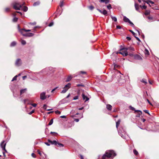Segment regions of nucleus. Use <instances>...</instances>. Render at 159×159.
Returning a JSON list of instances; mask_svg holds the SVG:
<instances>
[{
    "label": "nucleus",
    "mask_w": 159,
    "mask_h": 159,
    "mask_svg": "<svg viewBox=\"0 0 159 159\" xmlns=\"http://www.w3.org/2000/svg\"><path fill=\"white\" fill-rule=\"evenodd\" d=\"M54 24V23L53 22H51L48 25V26L49 27H51Z\"/></svg>",
    "instance_id": "obj_42"
},
{
    "label": "nucleus",
    "mask_w": 159,
    "mask_h": 159,
    "mask_svg": "<svg viewBox=\"0 0 159 159\" xmlns=\"http://www.w3.org/2000/svg\"><path fill=\"white\" fill-rule=\"evenodd\" d=\"M129 31L132 33L134 36H135L136 34L134 32L131 30H129Z\"/></svg>",
    "instance_id": "obj_40"
},
{
    "label": "nucleus",
    "mask_w": 159,
    "mask_h": 159,
    "mask_svg": "<svg viewBox=\"0 0 159 159\" xmlns=\"http://www.w3.org/2000/svg\"><path fill=\"white\" fill-rule=\"evenodd\" d=\"M141 82L145 84L147 83L146 80L145 79H143L141 80Z\"/></svg>",
    "instance_id": "obj_35"
},
{
    "label": "nucleus",
    "mask_w": 159,
    "mask_h": 159,
    "mask_svg": "<svg viewBox=\"0 0 159 159\" xmlns=\"http://www.w3.org/2000/svg\"><path fill=\"white\" fill-rule=\"evenodd\" d=\"M31 155H32V156L34 157V158H35L36 157V156H35V155H34V153H33L32 154H31Z\"/></svg>",
    "instance_id": "obj_60"
},
{
    "label": "nucleus",
    "mask_w": 159,
    "mask_h": 159,
    "mask_svg": "<svg viewBox=\"0 0 159 159\" xmlns=\"http://www.w3.org/2000/svg\"><path fill=\"white\" fill-rule=\"evenodd\" d=\"M145 51L146 52V54H149V51L148 50H147V49H145Z\"/></svg>",
    "instance_id": "obj_53"
},
{
    "label": "nucleus",
    "mask_w": 159,
    "mask_h": 159,
    "mask_svg": "<svg viewBox=\"0 0 159 159\" xmlns=\"http://www.w3.org/2000/svg\"><path fill=\"white\" fill-rule=\"evenodd\" d=\"M135 113H137V114L136 115V116L137 117H140V115L142 114V111L139 110H135Z\"/></svg>",
    "instance_id": "obj_10"
},
{
    "label": "nucleus",
    "mask_w": 159,
    "mask_h": 159,
    "mask_svg": "<svg viewBox=\"0 0 159 159\" xmlns=\"http://www.w3.org/2000/svg\"><path fill=\"white\" fill-rule=\"evenodd\" d=\"M100 2H104L107 4L109 2L108 0H100Z\"/></svg>",
    "instance_id": "obj_21"
},
{
    "label": "nucleus",
    "mask_w": 159,
    "mask_h": 159,
    "mask_svg": "<svg viewBox=\"0 0 159 159\" xmlns=\"http://www.w3.org/2000/svg\"><path fill=\"white\" fill-rule=\"evenodd\" d=\"M22 5V7L21 8H20V9L23 10L24 11L26 12L27 11L28 8V7L26 6H23V4Z\"/></svg>",
    "instance_id": "obj_15"
},
{
    "label": "nucleus",
    "mask_w": 159,
    "mask_h": 159,
    "mask_svg": "<svg viewBox=\"0 0 159 159\" xmlns=\"http://www.w3.org/2000/svg\"><path fill=\"white\" fill-rule=\"evenodd\" d=\"M53 123V119H52L50 120L48 124V125H52V124Z\"/></svg>",
    "instance_id": "obj_31"
},
{
    "label": "nucleus",
    "mask_w": 159,
    "mask_h": 159,
    "mask_svg": "<svg viewBox=\"0 0 159 159\" xmlns=\"http://www.w3.org/2000/svg\"><path fill=\"white\" fill-rule=\"evenodd\" d=\"M143 111L145 113L148 114L149 116H150V114L148 112V110H143Z\"/></svg>",
    "instance_id": "obj_36"
},
{
    "label": "nucleus",
    "mask_w": 159,
    "mask_h": 159,
    "mask_svg": "<svg viewBox=\"0 0 159 159\" xmlns=\"http://www.w3.org/2000/svg\"><path fill=\"white\" fill-rule=\"evenodd\" d=\"M134 37L136 38V39H137V40L139 42H141L140 39L138 37H136V36H134Z\"/></svg>",
    "instance_id": "obj_54"
},
{
    "label": "nucleus",
    "mask_w": 159,
    "mask_h": 159,
    "mask_svg": "<svg viewBox=\"0 0 159 159\" xmlns=\"http://www.w3.org/2000/svg\"><path fill=\"white\" fill-rule=\"evenodd\" d=\"M129 23L131 25V26H132L133 27H134V25L130 21H129Z\"/></svg>",
    "instance_id": "obj_43"
},
{
    "label": "nucleus",
    "mask_w": 159,
    "mask_h": 159,
    "mask_svg": "<svg viewBox=\"0 0 159 159\" xmlns=\"http://www.w3.org/2000/svg\"><path fill=\"white\" fill-rule=\"evenodd\" d=\"M18 77V75H16L11 80V81H12L14 80H16L17 78Z\"/></svg>",
    "instance_id": "obj_33"
},
{
    "label": "nucleus",
    "mask_w": 159,
    "mask_h": 159,
    "mask_svg": "<svg viewBox=\"0 0 159 159\" xmlns=\"http://www.w3.org/2000/svg\"><path fill=\"white\" fill-rule=\"evenodd\" d=\"M48 143H51V144L54 145H57V141L56 140L53 141H52L49 139H48Z\"/></svg>",
    "instance_id": "obj_8"
},
{
    "label": "nucleus",
    "mask_w": 159,
    "mask_h": 159,
    "mask_svg": "<svg viewBox=\"0 0 159 159\" xmlns=\"http://www.w3.org/2000/svg\"><path fill=\"white\" fill-rule=\"evenodd\" d=\"M119 134L123 139H125L126 137V132L125 128L121 127L118 130Z\"/></svg>",
    "instance_id": "obj_2"
},
{
    "label": "nucleus",
    "mask_w": 159,
    "mask_h": 159,
    "mask_svg": "<svg viewBox=\"0 0 159 159\" xmlns=\"http://www.w3.org/2000/svg\"><path fill=\"white\" fill-rule=\"evenodd\" d=\"M120 120H119L118 121L116 122V127L117 128H118V126H119L120 124Z\"/></svg>",
    "instance_id": "obj_28"
},
{
    "label": "nucleus",
    "mask_w": 159,
    "mask_h": 159,
    "mask_svg": "<svg viewBox=\"0 0 159 159\" xmlns=\"http://www.w3.org/2000/svg\"><path fill=\"white\" fill-rule=\"evenodd\" d=\"M119 53L122 55L123 56H127L128 55V53L127 52L125 51L124 52H119Z\"/></svg>",
    "instance_id": "obj_16"
},
{
    "label": "nucleus",
    "mask_w": 159,
    "mask_h": 159,
    "mask_svg": "<svg viewBox=\"0 0 159 159\" xmlns=\"http://www.w3.org/2000/svg\"><path fill=\"white\" fill-rule=\"evenodd\" d=\"M72 78V77L71 76H69L67 78V79H66V82H68L70 81L71 80Z\"/></svg>",
    "instance_id": "obj_24"
},
{
    "label": "nucleus",
    "mask_w": 159,
    "mask_h": 159,
    "mask_svg": "<svg viewBox=\"0 0 159 159\" xmlns=\"http://www.w3.org/2000/svg\"><path fill=\"white\" fill-rule=\"evenodd\" d=\"M106 108L109 111H111L112 109V106L110 104H107L106 105Z\"/></svg>",
    "instance_id": "obj_18"
},
{
    "label": "nucleus",
    "mask_w": 159,
    "mask_h": 159,
    "mask_svg": "<svg viewBox=\"0 0 159 159\" xmlns=\"http://www.w3.org/2000/svg\"><path fill=\"white\" fill-rule=\"evenodd\" d=\"M86 73L85 71H80L78 72V74L79 75H80V74H86Z\"/></svg>",
    "instance_id": "obj_32"
},
{
    "label": "nucleus",
    "mask_w": 159,
    "mask_h": 159,
    "mask_svg": "<svg viewBox=\"0 0 159 159\" xmlns=\"http://www.w3.org/2000/svg\"><path fill=\"white\" fill-rule=\"evenodd\" d=\"M102 14L105 16H107V11L105 10H104L102 12Z\"/></svg>",
    "instance_id": "obj_27"
},
{
    "label": "nucleus",
    "mask_w": 159,
    "mask_h": 159,
    "mask_svg": "<svg viewBox=\"0 0 159 159\" xmlns=\"http://www.w3.org/2000/svg\"><path fill=\"white\" fill-rule=\"evenodd\" d=\"M107 8L109 10H110L112 8L111 5L110 4H109V5L107 6Z\"/></svg>",
    "instance_id": "obj_39"
},
{
    "label": "nucleus",
    "mask_w": 159,
    "mask_h": 159,
    "mask_svg": "<svg viewBox=\"0 0 159 159\" xmlns=\"http://www.w3.org/2000/svg\"><path fill=\"white\" fill-rule=\"evenodd\" d=\"M148 18L149 20L148 21L149 22H150L153 19L152 17H151V16H148Z\"/></svg>",
    "instance_id": "obj_48"
},
{
    "label": "nucleus",
    "mask_w": 159,
    "mask_h": 159,
    "mask_svg": "<svg viewBox=\"0 0 159 159\" xmlns=\"http://www.w3.org/2000/svg\"><path fill=\"white\" fill-rule=\"evenodd\" d=\"M14 88L13 89L12 88H11V90L13 93V95L14 97H16L18 95V86H14Z\"/></svg>",
    "instance_id": "obj_3"
},
{
    "label": "nucleus",
    "mask_w": 159,
    "mask_h": 159,
    "mask_svg": "<svg viewBox=\"0 0 159 159\" xmlns=\"http://www.w3.org/2000/svg\"><path fill=\"white\" fill-rule=\"evenodd\" d=\"M34 112V110H32V111L31 112H29V115H31L32 114V113H33Z\"/></svg>",
    "instance_id": "obj_57"
},
{
    "label": "nucleus",
    "mask_w": 159,
    "mask_h": 159,
    "mask_svg": "<svg viewBox=\"0 0 159 159\" xmlns=\"http://www.w3.org/2000/svg\"><path fill=\"white\" fill-rule=\"evenodd\" d=\"M30 24L31 25H36V23L35 22H34L33 23H30Z\"/></svg>",
    "instance_id": "obj_52"
},
{
    "label": "nucleus",
    "mask_w": 159,
    "mask_h": 159,
    "mask_svg": "<svg viewBox=\"0 0 159 159\" xmlns=\"http://www.w3.org/2000/svg\"><path fill=\"white\" fill-rule=\"evenodd\" d=\"M58 145V146L60 147H64V145L63 144L61 143H58L57 142V145Z\"/></svg>",
    "instance_id": "obj_25"
},
{
    "label": "nucleus",
    "mask_w": 159,
    "mask_h": 159,
    "mask_svg": "<svg viewBox=\"0 0 159 159\" xmlns=\"http://www.w3.org/2000/svg\"><path fill=\"white\" fill-rule=\"evenodd\" d=\"M126 39L128 40H131V38L130 37H126Z\"/></svg>",
    "instance_id": "obj_62"
},
{
    "label": "nucleus",
    "mask_w": 159,
    "mask_h": 159,
    "mask_svg": "<svg viewBox=\"0 0 159 159\" xmlns=\"http://www.w3.org/2000/svg\"><path fill=\"white\" fill-rule=\"evenodd\" d=\"M116 155V153L113 150H107L102 156V159H107L110 157L113 158Z\"/></svg>",
    "instance_id": "obj_1"
},
{
    "label": "nucleus",
    "mask_w": 159,
    "mask_h": 159,
    "mask_svg": "<svg viewBox=\"0 0 159 159\" xmlns=\"http://www.w3.org/2000/svg\"><path fill=\"white\" fill-rule=\"evenodd\" d=\"M129 107L130 108V109L131 110H133V111H135V110H135V108L134 107H132L131 106H130Z\"/></svg>",
    "instance_id": "obj_49"
},
{
    "label": "nucleus",
    "mask_w": 159,
    "mask_h": 159,
    "mask_svg": "<svg viewBox=\"0 0 159 159\" xmlns=\"http://www.w3.org/2000/svg\"><path fill=\"white\" fill-rule=\"evenodd\" d=\"M60 117L62 118H66V116H61Z\"/></svg>",
    "instance_id": "obj_63"
},
{
    "label": "nucleus",
    "mask_w": 159,
    "mask_h": 159,
    "mask_svg": "<svg viewBox=\"0 0 159 159\" xmlns=\"http://www.w3.org/2000/svg\"><path fill=\"white\" fill-rule=\"evenodd\" d=\"M21 43L22 45H25L26 43V41L24 40H22L21 41Z\"/></svg>",
    "instance_id": "obj_38"
},
{
    "label": "nucleus",
    "mask_w": 159,
    "mask_h": 159,
    "mask_svg": "<svg viewBox=\"0 0 159 159\" xmlns=\"http://www.w3.org/2000/svg\"><path fill=\"white\" fill-rule=\"evenodd\" d=\"M97 10L100 13L102 14V11L100 9H97Z\"/></svg>",
    "instance_id": "obj_64"
},
{
    "label": "nucleus",
    "mask_w": 159,
    "mask_h": 159,
    "mask_svg": "<svg viewBox=\"0 0 159 159\" xmlns=\"http://www.w3.org/2000/svg\"><path fill=\"white\" fill-rule=\"evenodd\" d=\"M18 18H16V17H14L13 19V22H16L17 21V20H18Z\"/></svg>",
    "instance_id": "obj_34"
},
{
    "label": "nucleus",
    "mask_w": 159,
    "mask_h": 159,
    "mask_svg": "<svg viewBox=\"0 0 159 159\" xmlns=\"http://www.w3.org/2000/svg\"><path fill=\"white\" fill-rule=\"evenodd\" d=\"M43 108L44 109H45V110H46V109H47V106L46 104H44L43 105Z\"/></svg>",
    "instance_id": "obj_46"
},
{
    "label": "nucleus",
    "mask_w": 159,
    "mask_h": 159,
    "mask_svg": "<svg viewBox=\"0 0 159 159\" xmlns=\"http://www.w3.org/2000/svg\"><path fill=\"white\" fill-rule=\"evenodd\" d=\"M17 28L21 34H23L24 29H20L19 25H18Z\"/></svg>",
    "instance_id": "obj_12"
},
{
    "label": "nucleus",
    "mask_w": 159,
    "mask_h": 159,
    "mask_svg": "<svg viewBox=\"0 0 159 159\" xmlns=\"http://www.w3.org/2000/svg\"><path fill=\"white\" fill-rule=\"evenodd\" d=\"M133 152H134V154L136 155H137L138 154V152H137V151L135 149H134V150H133Z\"/></svg>",
    "instance_id": "obj_29"
},
{
    "label": "nucleus",
    "mask_w": 159,
    "mask_h": 159,
    "mask_svg": "<svg viewBox=\"0 0 159 159\" xmlns=\"http://www.w3.org/2000/svg\"><path fill=\"white\" fill-rule=\"evenodd\" d=\"M10 9L9 8H6L5 10L7 12L9 11Z\"/></svg>",
    "instance_id": "obj_51"
},
{
    "label": "nucleus",
    "mask_w": 159,
    "mask_h": 159,
    "mask_svg": "<svg viewBox=\"0 0 159 159\" xmlns=\"http://www.w3.org/2000/svg\"><path fill=\"white\" fill-rule=\"evenodd\" d=\"M94 8V7L92 6H91L89 7V8L91 10H93Z\"/></svg>",
    "instance_id": "obj_44"
},
{
    "label": "nucleus",
    "mask_w": 159,
    "mask_h": 159,
    "mask_svg": "<svg viewBox=\"0 0 159 159\" xmlns=\"http://www.w3.org/2000/svg\"><path fill=\"white\" fill-rule=\"evenodd\" d=\"M55 112L56 114H60L61 113V112L58 110L55 111Z\"/></svg>",
    "instance_id": "obj_47"
},
{
    "label": "nucleus",
    "mask_w": 159,
    "mask_h": 159,
    "mask_svg": "<svg viewBox=\"0 0 159 159\" xmlns=\"http://www.w3.org/2000/svg\"><path fill=\"white\" fill-rule=\"evenodd\" d=\"M22 34L23 36L27 37H32L34 35V34L31 33H29L27 34H24L23 33V34Z\"/></svg>",
    "instance_id": "obj_9"
},
{
    "label": "nucleus",
    "mask_w": 159,
    "mask_h": 159,
    "mask_svg": "<svg viewBox=\"0 0 159 159\" xmlns=\"http://www.w3.org/2000/svg\"><path fill=\"white\" fill-rule=\"evenodd\" d=\"M31 31V30H25V29H24L23 33H24L25 32H30V31Z\"/></svg>",
    "instance_id": "obj_41"
},
{
    "label": "nucleus",
    "mask_w": 159,
    "mask_h": 159,
    "mask_svg": "<svg viewBox=\"0 0 159 159\" xmlns=\"http://www.w3.org/2000/svg\"><path fill=\"white\" fill-rule=\"evenodd\" d=\"M116 27L117 29H120L121 28V26L120 25H117Z\"/></svg>",
    "instance_id": "obj_55"
},
{
    "label": "nucleus",
    "mask_w": 159,
    "mask_h": 159,
    "mask_svg": "<svg viewBox=\"0 0 159 159\" xmlns=\"http://www.w3.org/2000/svg\"><path fill=\"white\" fill-rule=\"evenodd\" d=\"M22 64V61L20 58L17 59L16 61L15 62V65L16 66H20Z\"/></svg>",
    "instance_id": "obj_5"
},
{
    "label": "nucleus",
    "mask_w": 159,
    "mask_h": 159,
    "mask_svg": "<svg viewBox=\"0 0 159 159\" xmlns=\"http://www.w3.org/2000/svg\"><path fill=\"white\" fill-rule=\"evenodd\" d=\"M140 7L142 9H146L147 8V7L145 5H143L142 6L141 5H140Z\"/></svg>",
    "instance_id": "obj_30"
},
{
    "label": "nucleus",
    "mask_w": 159,
    "mask_h": 159,
    "mask_svg": "<svg viewBox=\"0 0 159 159\" xmlns=\"http://www.w3.org/2000/svg\"><path fill=\"white\" fill-rule=\"evenodd\" d=\"M5 141H3L0 144V146L2 148V150H4L6 152H7V151L5 149V147L6 145V143H5Z\"/></svg>",
    "instance_id": "obj_6"
},
{
    "label": "nucleus",
    "mask_w": 159,
    "mask_h": 159,
    "mask_svg": "<svg viewBox=\"0 0 159 159\" xmlns=\"http://www.w3.org/2000/svg\"><path fill=\"white\" fill-rule=\"evenodd\" d=\"M63 89H64L63 90H62V91L61 92V93H66V91L68 90L67 89H65V88H64Z\"/></svg>",
    "instance_id": "obj_26"
},
{
    "label": "nucleus",
    "mask_w": 159,
    "mask_h": 159,
    "mask_svg": "<svg viewBox=\"0 0 159 159\" xmlns=\"http://www.w3.org/2000/svg\"><path fill=\"white\" fill-rule=\"evenodd\" d=\"M111 17L112 20L114 21L115 22H116L117 21V18L116 17L113 16H111Z\"/></svg>",
    "instance_id": "obj_23"
},
{
    "label": "nucleus",
    "mask_w": 159,
    "mask_h": 159,
    "mask_svg": "<svg viewBox=\"0 0 159 159\" xmlns=\"http://www.w3.org/2000/svg\"><path fill=\"white\" fill-rule=\"evenodd\" d=\"M134 6L136 10L137 11H138L139 8V7H140V6H139V5L138 4H137L136 3H135Z\"/></svg>",
    "instance_id": "obj_20"
},
{
    "label": "nucleus",
    "mask_w": 159,
    "mask_h": 159,
    "mask_svg": "<svg viewBox=\"0 0 159 159\" xmlns=\"http://www.w3.org/2000/svg\"><path fill=\"white\" fill-rule=\"evenodd\" d=\"M31 105H32L33 107H35L36 106L37 104L35 103H33L31 104Z\"/></svg>",
    "instance_id": "obj_56"
},
{
    "label": "nucleus",
    "mask_w": 159,
    "mask_h": 159,
    "mask_svg": "<svg viewBox=\"0 0 159 159\" xmlns=\"http://www.w3.org/2000/svg\"><path fill=\"white\" fill-rule=\"evenodd\" d=\"M78 98H79L78 96H75L74 97L73 99L74 100H77L78 99Z\"/></svg>",
    "instance_id": "obj_45"
},
{
    "label": "nucleus",
    "mask_w": 159,
    "mask_h": 159,
    "mask_svg": "<svg viewBox=\"0 0 159 159\" xmlns=\"http://www.w3.org/2000/svg\"><path fill=\"white\" fill-rule=\"evenodd\" d=\"M40 4V2L39 1L34 2L33 4V6H36L39 5Z\"/></svg>",
    "instance_id": "obj_19"
},
{
    "label": "nucleus",
    "mask_w": 159,
    "mask_h": 159,
    "mask_svg": "<svg viewBox=\"0 0 159 159\" xmlns=\"http://www.w3.org/2000/svg\"><path fill=\"white\" fill-rule=\"evenodd\" d=\"M13 8L16 10H20L22 7V5L18 2H15L13 4Z\"/></svg>",
    "instance_id": "obj_4"
},
{
    "label": "nucleus",
    "mask_w": 159,
    "mask_h": 159,
    "mask_svg": "<svg viewBox=\"0 0 159 159\" xmlns=\"http://www.w3.org/2000/svg\"><path fill=\"white\" fill-rule=\"evenodd\" d=\"M16 44V42L15 41H13L10 44V46L11 47H14Z\"/></svg>",
    "instance_id": "obj_22"
},
{
    "label": "nucleus",
    "mask_w": 159,
    "mask_h": 159,
    "mask_svg": "<svg viewBox=\"0 0 159 159\" xmlns=\"http://www.w3.org/2000/svg\"><path fill=\"white\" fill-rule=\"evenodd\" d=\"M46 98V93L43 92L40 93V98L42 100H44Z\"/></svg>",
    "instance_id": "obj_7"
},
{
    "label": "nucleus",
    "mask_w": 159,
    "mask_h": 159,
    "mask_svg": "<svg viewBox=\"0 0 159 159\" xmlns=\"http://www.w3.org/2000/svg\"><path fill=\"white\" fill-rule=\"evenodd\" d=\"M83 99V100H85V102L88 101L89 98L86 96H85L84 93H82V95Z\"/></svg>",
    "instance_id": "obj_11"
},
{
    "label": "nucleus",
    "mask_w": 159,
    "mask_h": 159,
    "mask_svg": "<svg viewBox=\"0 0 159 159\" xmlns=\"http://www.w3.org/2000/svg\"><path fill=\"white\" fill-rule=\"evenodd\" d=\"M27 101H28V100L27 99H25L23 100V102L25 104Z\"/></svg>",
    "instance_id": "obj_59"
},
{
    "label": "nucleus",
    "mask_w": 159,
    "mask_h": 159,
    "mask_svg": "<svg viewBox=\"0 0 159 159\" xmlns=\"http://www.w3.org/2000/svg\"><path fill=\"white\" fill-rule=\"evenodd\" d=\"M44 143L48 146H49L50 145V144L48 143L45 142Z\"/></svg>",
    "instance_id": "obj_58"
},
{
    "label": "nucleus",
    "mask_w": 159,
    "mask_h": 159,
    "mask_svg": "<svg viewBox=\"0 0 159 159\" xmlns=\"http://www.w3.org/2000/svg\"><path fill=\"white\" fill-rule=\"evenodd\" d=\"M77 87L81 86V87H83L84 86V85L82 84H78L77 85Z\"/></svg>",
    "instance_id": "obj_50"
},
{
    "label": "nucleus",
    "mask_w": 159,
    "mask_h": 159,
    "mask_svg": "<svg viewBox=\"0 0 159 159\" xmlns=\"http://www.w3.org/2000/svg\"><path fill=\"white\" fill-rule=\"evenodd\" d=\"M149 14V12L148 11H146V12L145 13V14L146 15H148Z\"/></svg>",
    "instance_id": "obj_61"
},
{
    "label": "nucleus",
    "mask_w": 159,
    "mask_h": 159,
    "mask_svg": "<svg viewBox=\"0 0 159 159\" xmlns=\"http://www.w3.org/2000/svg\"><path fill=\"white\" fill-rule=\"evenodd\" d=\"M26 91V88L21 89L20 91V95L21 96L23 93H25Z\"/></svg>",
    "instance_id": "obj_13"
},
{
    "label": "nucleus",
    "mask_w": 159,
    "mask_h": 159,
    "mask_svg": "<svg viewBox=\"0 0 159 159\" xmlns=\"http://www.w3.org/2000/svg\"><path fill=\"white\" fill-rule=\"evenodd\" d=\"M63 6V1H60V6L61 7H62Z\"/></svg>",
    "instance_id": "obj_37"
},
{
    "label": "nucleus",
    "mask_w": 159,
    "mask_h": 159,
    "mask_svg": "<svg viewBox=\"0 0 159 159\" xmlns=\"http://www.w3.org/2000/svg\"><path fill=\"white\" fill-rule=\"evenodd\" d=\"M71 85V84L69 83L68 84L66 85H65V87H64V88H65V89H67V90H68V89L70 88Z\"/></svg>",
    "instance_id": "obj_17"
},
{
    "label": "nucleus",
    "mask_w": 159,
    "mask_h": 159,
    "mask_svg": "<svg viewBox=\"0 0 159 159\" xmlns=\"http://www.w3.org/2000/svg\"><path fill=\"white\" fill-rule=\"evenodd\" d=\"M123 20L125 22L128 23H129V21H130V20L125 16H124Z\"/></svg>",
    "instance_id": "obj_14"
}]
</instances>
